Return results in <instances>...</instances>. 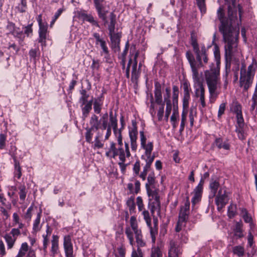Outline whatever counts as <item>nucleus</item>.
Returning a JSON list of instances; mask_svg holds the SVG:
<instances>
[{"label": "nucleus", "mask_w": 257, "mask_h": 257, "mask_svg": "<svg viewBox=\"0 0 257 257\" xmlns=\"http://www.w3.org/2000/svg\"><path fill=\"white\" fill-rule=\"evenodd\" d=\"M21 232L19 228H13L10 232V234L12 235L16 239H17V237L20 235Z\"/></svg>", "instance_id": "nucleus-64"}, {"label": "nucleus", "mask_w": 257, "mask_h": 257, "mask_svg": "<svg viewBox=\"0 0 257 257\" xmlns=\"http://www.w3.org/2000/svg\"><path fill=\"white\" fill-rule=\"evenodd\" d=\"M119 151V148H116L115 144L112 142L110 143L108 151L105 153V156L109 158H115L117 156Z\"/></svg>", "instance_id": "nucleus-27"}, {"label": "nucleus", "mask_w": 257, "mask_h": 257, "mask_svg": "<svg viewBox=\"0 0 257 257\" xmlns=\"http://www.w3.org/2000/svg\"><path fill=\"white\" fill-rule=\"evenodd\" d=\"M244 122L242 121V124L241 125L239 122H237L235 131L237 133V136L240 140H243L245 139V136L244 132Z\"/></svg>", "instance_id": "nucleus-32"}, {"label": "nucleus", "mask_w": 257, "mask_h": 257, "mask_svg": "<svg viewBox=\"0 0 257 257\" xmlns=\"http://www.w3.org/2000/svg\"><path fill=\"white\" fill-rule=\"evenodd\" d=\"M233 251L234 254L240 256L243 255L244 249L240 246H237L234 247Z\"/></svg>", "instance_id": "nucleus-54"}, {"label": "nucleus", "mask_w": 257, "mask_h": 257, "mask_svg": "<svg viewBox=\"0 0 257 257\" xmlns=\"http://www.w3.org/2000/svg\"><path fill=\"white\" fill-rule=\"evenodd\" d=\"M214 54L216 60V64L215 65L212 63L210 66V69L204 72V76L210 98L217 97V89L220 84V67L219 59L220 57L219 48L216 44L214 46Z\"/></svg>", "instance_id": "nucleus-3"}, {"label": "nucleus", "mask_w": 257, "mask_h": 257, "mask_svg": "<svg viewBox=\"0 0 257 257\" xmlns=\"http://www.w3.org/2000/svg\"><path fill=\"white\" fill-rule=\"evenodd\" d=\"M152 152V151H150L149 153H147V151H145V155L142 156V159L145 160L146 164L151 165L152 163L154 161L155 156L151 155Z\"/></svg>", "instance_id": "nucleus-37"}, {"label": "nucleus", "mask_w": 257, "mask_h": 257, "mask_svg": "<svg viewBox=\"0 0 257 257\" xmlns=\"http://www.w3.org/2000/svg\"><path fill=\"white\" fill-rule=\"evenodd\" d=\"M94 4L98 17L104 22V25H107L109 32L114 31L116 24V16L113 12H111L107 20L106 15L108 13L106 2L105 0H93Z\"/></svg>", "instance_id": "nucleus-5"}, {"label": "nucleus", "mask_w": 257, "mask_h": 257, "mask_svg": "<svg viewBox=\"0 0 257 257\" xmlns=\"http://www.w3.org/2000/svg\"><path fill=\"white\" fill-rule=\"evenodd\" d=\"M138 135V132L137 123L135 120H133L132 128L131 130H130L129 131V137L131 140V149L134 151H136L138 147V145L137 143Z\"/></svg>", "instance_id": "nucleus-12"}, {"label": "nucleus", "mask_w": 257, "mask_h": 257, "mask_svg": "<svg viewBox=\"0 0 257 257\" xmlns=\"http://www.w3.org/2000/svg\"><path fill=\"white\" fill-rule=\"evenodd\" d=\"M195 54L196 60L190 51L186 53V56L191 67L192 78L198 79V78H200L199 69L203 67L204 64L208 63V57L204 46L201 47V50L198 52L199 58L197 57V54L195 53Z\"/></svg>", "instance_id": "nucleus-4"}, {"label": "nucleus", "mask_w": 257, "mask_h": 257, "mask_svg": "<svg viewBox=\"0 0 257 257\" xmlns=\"http://www.w3.org/2000/svg\"><path fill=\"white\" fill-rule=\"evenodd\" d=\"M117 156H119L120 162L118 163L119 166H123V163L125 161V152L122 147H119V151L117 153Z\"/></svg>", "instance_id": "nucleus-44"}, {"label": "nucleus", "mask_w": 257, "mask_h": 257, "mask_svg": "<svg viewBox=\"0 0 257 257\" xmlns=\"http://www.w3.org/2000/svg\"><path fill=\"white\" fill-rule=\"evenodd\" d=\"M140 135L141 148L146 151L147 153L152 151L153 149V143L149 142L147 144L146 143L147 138L143 131H141Z\"/></svg>", "instance_id": "nucleus-21"}, {"label": "nucleus", "mask_w": 257, "mask_h": 257, "mask_svg": "<svg viewBox=\"0 0 257 257\" xmlns=\"http://www.w3.org/2000/svg\"><path fill=\"white\" fill-rule=\"evenodd\" d=\"M212 147H216L218 149H223L225 150H229L230 145L228 140H224L221 138H216L212 145Z\"/></svg>", "instance_id": "nucleus-19"}, {"label": "nucleus", "mask_w": 257, "mask_h": 257, "mask_svg": "<svg viewBox=\"0 0 257 257\" xmlns=\"http://www.w3.org/2000/svg\"><path fill=\"white\" fill-rule=\"evenodd\" d=\"M242 217L244 221L246 223H250L251 222V217L248 215L246 210L245 209H242Z\"/></svg>", "instance_id": "nucleus-55"}, {"label": "nucleus", "mask_w": 257, "mask_h": 257, "mask_svg": "<svg viewBox=\"0 0 257 257\" xmlns=\"http://www.w3.org/2000/svg\"><path fill=\"white\" fill-rule=\"evenodd\" d=\"M138 247H144L146 245V242L143 239L142 232L137 231L136 236L135 237Z\"/></svg>", "instance_id": "nucleus-41"}, {"label": "nucleus", "mask_w": 257, "mask_h": 257, "mask_svg": "<svg viewBox=\"0 0 257 257\" xmlns=\"http://www.w3.org/2000/svg\"><path fill=\"white\" fill-rule=\"evenodd\" d=\"M155 98L157 104H162L163 102L162 95V88L161 84L159 82H156L155 84Z\"/></svg>", "instance_id": "nucleus-24"}, {"label": "nucleus", "mask_w": 257, "mask_h": 257, "mask_svg": "<svg viewBox=\"0 0 257 257\" xmlns=\"http://www.w3.org/2000/svg\"><path fill=\"white\" fill-rule=\"evenodd\" d=\"M108 114L107 112L103 114L100 119L98 116L93 114L91 115L89 124L90 127H86L85 130V139L88 143H92V137L93 135V132L99 131V130L102 132L108 126L112 127L114 134L117 135V119L116 116H113L112 111L109 113V121L108 124Z\"/></svg>", "instance_id": "nucleus-2"}, {"label": "nucleus", "mask_w": 257, "mask_h": 257, "mask_svg": "<svg viewBox=\"0 0 257 257\" xmlns=\"http://www.w3.org/2000/svg\"><path fill=\"white\" fill-rule=\"evenodd\" d=\"M41 216V211H40L39 213H38L37 217L35 219L33 225V230L35 232H38L41 228L42 224H40Z\"/></svg>", "instance_id": "nucleus-33"}, {"label": "nucleus", "mask_w": 257, "mask_h": 257, "mask_svg": "<svg viewBox=\"0 0 257 257\" xmlns=\"http://www.w3.org/2000/svg\"><path fill=\"white\" fill-rule=\"evenodd\" d=\"M182 253V249L179 245L174 241L170 242L169 257H178Z\"/></svg>", "instance_id": "nucleus-18"}, {"label": "nucleus", "mask_w": 257, "mask_h": 257, "mask_svg": "<svg viewBox=\"0 0 257 257\" xmlns=\"http://www.w3.org/2000/svg\"><path fill=\"white\" fill-rule=\"evenodd\" d=\"M5 238L8 244V248H12L16 240V238H15L13 236H11L10 234H6L5 236Z\"/></svg>", "instance_id": "nucleus-46"}, {"label": "nucleus", "mask_w": 257, "mask_h": 257, "mask_svg": "<svg viewBox=\"0 0 257 257\" xmlns=\"http://www.w3.org/2000/svg\"><path fill=\"white\" fill-rule=\"evenodd\" d=\"M179 116V114L175 108L172 115L171 116V122L174 129L176 128L177 126V120Z\"/></svg>", "instance_id": "nucleus-47"}, {"label": "nucleus", "mask_w": 257, "mask_h": 257, "mask_svg": "<svg viewBox=\"0 0 257 257\" xmlns=\"http://www.w3.org/2000/svg\"><path fill=\"white\" fill-rule=\"evenodd\" d=\"M172 110V103H170L169 102L167 103L166 104V108L165 112V118L167 120H168L169 116L171 113Z\"/></svg>", "instance_id": "nucleus-62"}, {"label": "nucleus", "mask_w": 257, "mask_h": 257, "mask_svg": "<svg viewBox=\"0 0 257 257\" xmlns=\"http://www.w3.org/2000/svg\"><path fill=\"white\" fill-rule=\"evenodd\" d=\"M139 71L137 70V63L135 62L133 64L132 71V80L133 82H137L139 77Z\"/></svg>", "instance_id": "nucleus-38"}, {"label": "nucleus", "mask_w": 257, "mask_h": 257, "mask_svg": "<svg viewBox=\"0 0 257 257\" xmlns=\"http://www.w3.org/2000/svg\"><path fill=\"white\" fill-rule=\"evenodd\" d=\"M59 237L56 235H53L51 240V255L55 256L58 254L59 251Z\"/></svg>", "instance_id": "nucleus-26"}, {"label": "nucleus", "mask_w": 257, "mask_h": 257, "mask_svg": "<svg viewBox=\"0 0 257 257\" xmlns=\"http://www.w3.org/2000/svg\"><path fill=\"white\" fill-rule=\"evenodd\" d=\"M7 136L5 134H0V149H3L6 146Z\"/></svg>", "instance_id": "nucleus-59"}, {"label": "nucleus", "mask_w": 257, "mask_h": 257, "mask_svg": "<svg viewBox=\"0 0 257 257\" xmlns=\"http://www.w3.org/2000/svg\"><path fill=\"white\" fill-rule=\"evenodd\" d=\"M36 208H37L34 207L33 205H31V206L28 208L26 213L24 215V218L27 220V222H29L31 221L33 212L35 209H36Z\"/></svg>", "instance_id": "nucleus-39"}, {"label": "nucleus", "mask_w": 257, "mask_h": 257, "mask_svg": "<svg viewBox=\"0 0 257 257\" xmlns=\"http://www.w3.org/2000/svg\"><path fill=\"white\" fill-rule=\"evenodd\" d=\"M162 252L158 247H154L152 248L151 257H161Z\"/></svg>", "instance_id": "nucleus-52"}, {"label": "nucleus", "mask_w": 257, "mask_h": 257, "mask_svg": "<svg viewBox=\"0 0 257 257\" xmlns=\"http://www.w3.org/2000/svg\"><path fill=\"white\" fill-rule=\"evenodd\" d=\"M47 29V25L39 27L38 41L42 44V45H45L48 33Z\"/></svg>", "instance_id": "nucleus-23"}, {"label": "nucleus", "mask_w": 257, "mask_h": 257, "mask_svg": "<svg viewBox=\"0 0 257 257\" xmlns=\"http://www.w3.org/2000/svg\"><path fill=\"white\" fill-rule=\"evenodd\" d=\"M230 109L236 114L237 122H239L242 125V121H244V119L242 114L241 105L236 102H234L230 107Z\"/></svg>", "instance_id": "nucleus-17"}, {"label": "nucleus", "mask_w": 257, "mask_h": 257, "mask_svg": "<svg viewBox=\"0 0 257 257\" xmlns=\"http://www.w3.org/2000/svg\"><path fill=\"white\" fill-rule=\"evenodd\" d=\"M194 82L195 95L196 97L199 98L201 107L204 108L206 106L205 101V88L200 78L198 79L193 78Z\"/></svg>", "instance_id": "nucleus-9"}, {"label": "nucleus", "mask_w": 257, "mask_h": 257, "mask_svg": "<svg viewBox=\"0 0 257 257\" xmlns=\"http://www.w3.org/2000/svg\"><path fill=\"white\" fill-rule=\"evenodd\" d=\"M116 137H117V141L119 147H122V138L121 136V133L120 129H117V135L115 134Z\"/></svg>", "instance_id": "nucleus-60"}, {"label": "nucleus", "mask_w": 257, "mask_h": 257, "mask_svg": "<svg viewBox=\"0 0 257 257\" xmlns=\"http://www.w3.org/2000/svg\"><path fill=\"white\" fill-rule=\"evenodd\" d=\"M256 67V62L254 60H253L251 64L248 66L247 69L245 68V67H242L240 69V86L245 90H247L252 83Z\"/></svg>", "instance_id": "nucleus-6"}, {"label": "nucleus", "mask_w": 257, "mask_h": 257, "mask_svg": "<svg viewBox=\"0 0 257 257\" xmlns=\"http://www.w3.org/2000/svg\"><path fill=\"white\" fill-rule=\"evenodd\" d=\"M97 134L95 137L94 143L93 145L94 149H100L103 147V144L100 141V138L102 137L103 135L102 132L100 131L96 132Z\"/></svg>", "instance_id": "nucleus-34"}, {"label": "nucleus", "mask_w": 257, "mask_h": 257, "mask_svg": "<svg viewBox=\"0 0 257 257\" xmlns=\"http://www.w3.org/2000/svg\"><path fill=\"white\" fill-rule=\"evenodd\" d=\"M79 18L83 21L89 22L93 26L100 28V25L97 20H96L91 14H87L85 13H81L79 14Z\"/></svg>", "instance_id": "nucleus-22"}, {"label": "nucleus", "mask_w": 257, "mask_h": 257, "mask_svg": "<svg viewBox=\"0 0 257 257\" xmlns=\"http://www.w3.org/2000/svg\"><path fill=\"white\" fill-rule=\"evenodd\" d=\"M147 194L149 197L148 208L151 211L152 215L154 216L156 211L160 213L161 210V202L159 190H153L152 191L149 189Z\"/></svg>", "instance_id": "nucleus-7"}, {"label": "nucleus", "mask_w": 257, "mask_h": 257, "mask_svg": "<svg viewBox=\"0 0 257 257\" xmlns=\"http://www.w3.org/2000/svg\"><path fill=\"white\" fill-rule=\"evenodd\" d=\"M15 162V176L20 179L22 176L21 168L19 161L14 159Z\"/></svg>", "instance_id": "nucleus-45"}, {"label": "nucleus", "mask_w": 257, "mask_h": 257, "mask_svg": "<svg viewBox=\"0 0 257 257\" xmlns=\"http://www.w3.org/2000/svg\"><path fill=\"white\" fill-rule=\"evenodd\" d=\"M228 6V17L223 20V9L220 7L217 10V16L220 21L219 31L222 34L225 43V56L227 61H230L237 52L238 37L239 34V25L241 23V8L237 0H224Z\"/></svg>", "instance_id": "nucleus-1"}, {"label": "nucleus", "mask_w": 257, "mask_h": 257, "mask_svg": "<svg viewBox=\"0 0 257 257\" xmlns=\"http://www.w3.org/2000/svg\"><path fill=\"white\" fill-rule=\"evenodd\" d=\"M159 105V107L157 112V116L159 120H161L163 118L164 113V105L165 103H162V104H158Z\"/></svg>", "instance_id": "nucleus-51"}, {"label": "nucleus", "mask_w": 257, "mask_h": 257, "mask_svg": "<svg viewBox=\"0 0 257 257\" xmlns=\"http://www.w3.org/2000/svg\"><path fill=\"white\" fill-rule=\"evenodd\" d=\"M204 184V180L201 179L198 185L194 189L193 194V197L192 198L191 202L193 209L194 208L195 205L198 203L201 200L203 192V186Z\"/></svg>", "instance_id": "nucleus-11"}, {"label": "nucleus", "mask_w": 257, "mask_h": 257, "mask_svg": "<svg viewBox=\"0 0 257 257\" xmlns=\"http://www.w3.org/2000/svg\"><path fill=\"white\" fill-rule=\"evenodd\" d=\"M81 97L79 99V102L81 103L82 106L85 104L87 102H88L87 99L89 97V95L87 93L85 89H82L80 91Z\"/></svg>", "instance_id": "nucleus-43"}, {"label": "nucleus", "mask_w": 257, "mask_h": 257, "mask_svg": "<svg viewBox=\"0 0 257 257\" xmlns=\"http://www.w3.org/2000/svg\"><path fill=\"white\" fill-rule=\"evenodd\" d=\"M150 229V232L152 238V241L153 243H155L156 241V236L158 234V226L157 219H154V226H152V223L150 226H148Z\"/></svg>", "instance_id": "nucleus-28"}, {"label": "nucleus", "mask_w": 257, "mask_h": 257, "mask_svg": "<svg viewBox=\"0 0 257 257\" xmlns=\"http://www.w3.org/2000/svg\"><path fill=\"white\" fill-rule=\"evenodd\" d=\"M183 106L184 108H188L189 106V102L190 99V92L191 89L190 85L188 82L184 81L183 83Z\"/></svg>", "instance_id": "nucleus-13"}, {"label": "nucleus", "mask_w": 257, "mask_h": 257, "mask_svg": "<svg viewBox=\"0 0 257 257\" xmlns=\"http://www.w3.org/2000/svg\"><path fill=\"white\" fill-rule=\"evenodd\" d=\"M198 7H199L201 13L206 12V6L205 0H196Z\"/></svg>", "instance_id": "nucleus-53"}, {"label": "nucleus", "mask_w": 257, "mask_h": 257, "mask_svg": "<svg viewBox=\"0 0 257 257\" xmlns=\"http://www.w3.org/2000/svg\"><path fill=\"white\" fill-rule=\"evenodd\" d=\"M191 44L193 48V50L195 53L197 54V57L198 58H199V55L198 54V52L200 50L199 49V46L197 42V41L195 39H192Z\"/></svg>", "instance_id": "nucleus-58"}, {"label": "nucleus", "mask_w": 257, "mask_h": 257, "mask_svg": "<svg viewBox=\"0 0 257 257\" xmlns=\"http://www.w3.org/2000/svg\"><path fill=\"white\" fill-rule=\"evenodd\" d=\"M179 88L176 85L173 86V104L175 106L178 104Z\"/></svg>", "instance_id": "nucleus-42"}, {"label": "nucleus", "mask_w": 257, "mask_h": 257, "mask_svg": "<svg viewBox=\"0 0 257 257\" xmlns=\"http://www.w3.org/2000/svg\"><path fill=\"white\" fill-rule=\"evenodd\" d=\"M20 192L19 193L20 195V199L21 200L24 201L26 198L27 191L26 188L24 185H21L19 187Z\"/></svg>", "instance_id": "nucleus-48"}, {"label": "nucleus", "mask_w": 257, "mask_h": 257, "mask_svg": "<svg viewBox=\"0 0 257 257\" xmlns=\"http://www.w3.org/2000/svg\"><path fill=\"white\" fill-rule=\"evenodd\" d=\"M63 12V10L61 9H59L57 12L55 14L54 17L50 23V26L52 27L53 25L55 23L56 20L58 18V17L60 16Z\"/></svg>", "instance_id": "nucleus-63"}, {"label": "nucleus", "mask_w": 257, "mask_h": 257, "mask_svg": "<svg viewBox=\"0 0 257 257\" xmlns=\"http://www.w3.org/2000/svg\"><path fill=\"white\" fill-rule=\"evenodd\" d=\"M242 223L241 221L237 222L235 224V227L234 229V234L239 238L242 237L243 235L242 234Z\"/></svg>", "instance_id": "nucleus-36"}, {"label": "nucleus", "mask_w": 257, "mask_h": 257, "mask_svg": "<svg viewBox=\"0 0 257 257\" xmlns=\"http://www.w3.org/2000/svg\"><path fill=\"white\" fill-rule=\"evenodd\" d=\"M147 181V183L146 184L147 192H148L149 189H150L152 191L153 190H158L155 187V178L153 174H150L148 176Z\"/></svg>", "instance_id": "nucleus-30"}, {"label": "nucleus", "mask_w": 257, "mask_h": 257, "mask_svg": "<svg viewBox=\"0 0 257 257\" xmlns=\"http://www.w3.org/2000/svg\"><path fill=\"white\" fill-rule=\"evenodd\" d=\"M136 203L138 206V210L139 211H143L145 209L143 201L141 197L138 196L137 198Z\"/></svg>", "instance_id": "nucleus-56"}, {"label": "nucleus", "mask_w": 257, "mask_h": 257, "mask_svg": "<svg viewBox=\"0 0 257 257\" xmlns=\"http://www.w3.org/2000/svg\"><path fill=\"white\" fill-rule=\"evenodd\" d=\"M130 226H126L125 228V233L129 240L130 243L133 245L135 243L134 234L136 236L137 231L142 232V230L139 228L136 217L134 216H131L130 220Z\"/></svg>", "instance_id": "nucleus-8"}, {"label": "nucleus", "mask_w": 257, "mask_h": 257, "mask_svg": "<svg viewBox=\"0 0 257 257\" xmlns=\"http://www.w3.org/2000/svg\"><path fill=\"white\" fill-rule=\"evenodd\" d=\"M220 187V183L217 179H211L209 184V188L212 194V198L215 196L217 191Z\"/></svg>", "instance_id": "nucleus-29"}, {"label": "nucleus", "mask_w": 257, "mask_h": 257, "mask_svg": "<svg viewBox=\"0 0 257 257\" xmlns=\"http://www.w3.org/2000/svg\"><path fill=\"white\" fill-rule=\"evenodd\" d=\"M12 34L15 37L19 39V43L21 45H22L24 39L25 38V36L24 35L22 31H18L16 30V31H14L12 32Z\"/></svg>", "instance_id": "nucleus-49"}, {"label": "nucleus", "mask_w": 257, "mask_h": 257, "mask_svg": "<svg viewBox=\"0 0 257 257\" xmlns=\"http://www.w3.org/2000/svg\"><path fill=\"white\" fill-rule=\"evenodd\" d=\"M27 255V257H34L35 256V252L34 249L29 248L27 242H23L19 249L17 257H23Z\"/></svg>", "instance_id": "nucleus-15"}, {"label": "nucleus", "mask_w": 257, "mask_h": 257, "mask_svg": "<svg viewBox=\"0 0 257 257\" xmlns=\"http://www.w3.org/2000/svg\"><path fill=\"white\" fill-rule=\"evenodd\" d=\"M92 100L88 101L85 104L84 106L82 107V117L83 119H85L88 116V113L92 109Z\"/></svg>", "instance_id": "nucleus-31"}, {"label": "nucleus", "mask_w": 257, "mask_h": 257, "mask_svg": "<svg viewBox=\"0 0 257 257\" xmlns=\"http://www.w3.org/2000/svg\"><path fill=\"white\" fill-rule=\"evenodd\" d=\"M165 91L166 93L165 94H164V101L166 102V104H167V103L168 102H169L170 103H171V100L170 99L171 92V90L170 88H166L165 89Z\"/></svg>", "instance_id": "nucleus-57"}, {"label": "nucleus", "mask_w": 257, "mask_h": 257, "mask_svg": "<svg viewBox=\"0 0 257 257\" xmlns=\"http://www.w3.org/2000/svg\"><path fill=\"white\" fill-rule=\"evenodd\" d=\"M144 219L145 220L147 226H150L152 223L151 218L150 216V213L148 210L144 209L142 213Z\"/></svg>", "instance_id": "nucleus-50"}, {"label": "nucleus", "mask_w": 257, "mask_h": 257, "mask_svg": "<svg viewBox=\"0 0 257 257\" xmlns=\"http://www.w3.org/2000/svg\"><path fill=\"white\" fill-rule=\"evenodd\" d=\"M196 111L193 109H191L189 112V120L190 126H193L194 120V116L196 115Z\"/></svg>", "instance_id": "nucleus-61"}, {"label": "nucleus", "mask_w": 257, "mask_h": 257, "mask_svg": "<svg viewBox=\"0 0 257 257\" xmlns=\"http://www.w3.org/2000/svg\"><path fill=\"white\" fill-rule=\"evenodd\" d=\"M190 201L189 197L184 203V205L181 206L179 215V219L180 221H186L188 218L190 210Z\"/></svg>", "instance_id": "nucleus-14"}, {"label": "nucleus", "mask_w": 257, "mask_h": 257, "mask_svg": "<svg viewBox=\"0 0 257 257\" xmlns=\"http://www.w3.org/2000/svg\"><path fill=\"white\" fill-rule=\"evenodd\" d=\"M63 246L66 257H72L73 250L71 237L70 235L64 236Z\"/></svg>", "instance_id": "nucleus-16"}, {"label": "nucleus", "mask_w": 257, "mask_h": 257, "mask_svg": "<svg viewBox=\"0 0 257 257\" xmlns=\"http://www.w3.org/2000/svg\"><path fill=\"white\" fill-rule=\"evenodd\" d=\"M102 105V102L101 100L98 98L95 99L93 103L94 111L96 114H100L101 111V107Z\"/></svg>", "instance_id": "nucleus-35"}, {"label": "nucleus", "mask_w": 257, "mask_h": 257, "mask_svg": "<svg viewBox=\"0 0 257 257\" xmlns=\"http://www.w3.org/2000/svg\"><path fill=\"white\" fill-rule=\"evenodd\" d=\"M93 36L95 39L96 45L99 44L102 50V52L103 53H107L108 48L106 46L105 41L102 38H101L99 34L97 33H94L93 34Z\"/></svg>", "instance_id": "nucleus-25"}, {"label": "nucleus", "mask_w": 257, "mask_h": 257, "mask_svg": "<svg viewBox=\"0 0 257 257\" xmlns=\"http://www.w3.org/2000/svg\"><path fill=\"white\" fill-rule=\"evenodd\" d=\"M109 35L111 42L112 48L115 49V50H118L119 49V45L121 34L119 33H115L114 31H113L111 33L109 32Z\"/></svg>", "instance_id": "nucleus-20"}, {"label": "nucleus", "mask_w": 257, "mask_h": 257, "mask_svg": "<svg viewBox=\"0 0 257 257\" xmlns=\"http://www.w3.org/2000/svg\"><path fill=\"white\" fill-rule=\"evenodd\" d=\"M215 204L218 210L221 209L228 203L229 198L226 190L220 188L217 195H215Z\"/></svg>", "instance_id": "nucleus-10"}, {"label": "nucleus", "mask_w": 257, "mask_h": 257, "mask_svg": "<svg viewBox=\"0 0 257 257\" xmlns=\"http://www.w3.org/2000/svg\"><path fill=\"white\" fill-rule=\"evenodd\" d=\"M126 204L128 207L130 213H133L135 212L136 204L135 203V197H131L126 201Z\"/></svg>", "instance_id": "nucleus-40"}]
</instances>
